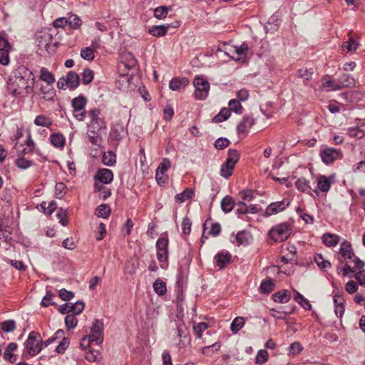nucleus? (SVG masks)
<instances>
[{
	"label": "nucleus",
	"instance_id": "1",
	"mask_svg": "<svg viewBox=\"0 0 365 365\" xmlns=\"http://www.w3.org/2000/svg\"><path fill=\"white\" fill-rule=\"evenodd\" d=\"M340 264L337 267L339 274L342 272L343 276L352 277L354 273L362 269L365 263L354 255L351 246L349 243L344 242L339 249Z\"/></svg>",
	"mask_w": 365,
	"mask_h": 365
},
{
	"label": "nucleus",
	"instance_id": "2",
	"mask_svg": "<svg viewBox=\"0 0 365 365\" xmlns=\"http://www.w3.org/2000/svg\"><path fill=\"white\" fill-rule=\"evenodd\" d=\"M22 69L24 70L25 76H15L9 83L8 89L14 96L24 97L33 91L34 77L30 71L25 68Z\"/></svg>",
	"mask_w": 365,
	"mask_h": 365
},
{
	"label": "nucleus",
	"instance_id": "3",
	"mask_svg": "<svg viewBox=\"0 0 365 365\" xmlns=\"http://www.w3.org/2000/svg\"><path fill=\"white\" fill-rule=\"evenodd\" d=\"M89 121L87 123V135L90 142L93 145H98L101 143V137L99 133L101 130L106 128V123L104 120L101 118V111L98 108H92L88 112Z\"/></svg>",
	"mask_w": 365,
	"mask_h": 365
},
{
	"label": "nucleus",
	"instance_id": "4",
	"mask_svg": "<svg viewBox=\"0 0 365 365\" xmlns=\"http://www.w3.org/2000/svg\"><path fill=\"white\" fill-rule=\"evenodd\" d=\"M103 324L101 320L96 319L91 327L90 334L81 339L80 346L81 348L86 349L90 347L91 344L95 343L98 345L103 342Z\"/></svg>",
	"mask_w": 365,
	"mask_h": 365
},
{
	"label": "nucleus",
	"instance_id": "5",
	"mask_svg": "<svg viewBox=\"0 0 365 365\" xmlns=\"http://www.w3.org/2000/svg\"><path fill=\"white\" fill-rule=\"evenodd\" d=\"M24 345L26 353L31 356H35L41 351L43 341L38 333L31 331Z\"/></svg>",
	"mask_w": 365,
	"mask_h": 365
},
{
	"label": "nucleus",
	"instance_id": "6",
	"mask_svg": "<svg viewBox=\"0 0 365 365\" xmlns=\"http://www.w3.org/2000/svg\"><path fill=\"white\" fill-rule=\"evenodd\" d=\"M239 160V154L236 150H229L226 161L221 165L220 175L228 178L232 175L235 164Z\"/></svg>",
	"mask_w": 365,
	"mask_h": 365
},
{
	"label": "nucleus",
	"instance_id": "7",
	"mask_svg": "<svg viewBox=\"0 0 365 365\" xmlns=\"http://www.w3.org/2000/svg\"><path fill=\"white\" fill-rule=\"evenodd\" d=\"M193 85L195 88L194 96L197 100L205 99L209 93L210 83L207 80L201 77H195L193 81Z\"/></svg>",
	"mask_w": 365,
	"mask_h": 365
},
{
	"label": "nucleus",
	"instance_id": "8",
	"mask_svg": "<svg viewBox=\"0 0 365 365\" xmlns=\"http://www.w3.org/2000/svg\"><path fill=\"white\" fill-rule=\"evenodd\" d=\"M319 155L322 162L326 165H331L335 160H341L343 158L341 150L333 148H324L322 149Z\"/></svg>",
	"mask_w": 365,
	"mask_h": 365
},
{
	"label": "nucleus",
	"instance_id": "9",
	"mask_svg": "<svg viewBox=\"0 0 365 365\" xmlns=\"http://www.w3.org/2000/svg\"><path fill=\"white\" fill-rule=\"evenodd\" d=\"M291 230L287 224L282 223L273 227L269 231L270 237L276 242H282L288 238Z\"/></svg>",
	"mask_w": 365,
	"mask_h": 365
},
{
	"label": "nucleus",
	"instance_id": "10",
	"mask_svg": "<svg viewBox=\"0 0 365 365\" xmlns=\"http://www.w3.org/2000/svg\"><path fill=\"white\" fill-rule=\"evenodd\" d=\"M175 334L178 338L177 346L180 350L185 349L190 344L189 332L184 322H181L178 324Z\"/></svg>",
	"mask_w": 365,
	"mask_h": 365
},
{
	"label": "nucleus",
	"instance_id": "11",
	"mask_svg": "<svg viewBox=\"0 0 365 365\" xmlns=\"http://www.w3.org/2000/svg\"><path fill=\"white\" fill-rule=\"evenodd\" d=\"M11 46L8 40L2 35H0V63L6 66L9 63V51Z\"/></svg>",
	"mask_w": 365,
	"mask_h": 365
},
{
	"label": "nucleus",
	"instance_id": "12",
	"mask_svg": "<svg viewBox=\"0 0 365 365\" xmlns=\"http://www.w3.org/2000/svg\"><path fill=\"white\" fill-rule=\"evenodd\" d=\"M136 63L137 61L132 53L129 52H125L123 53L120 56V61L118 68L119 71L124 72L125 71H129L130 69L135 67Z\"/></svg>",
	"mask_w": 365,
	"mask_h": 365
},
{
	"label": "nucleus",
	"instance_id": "13",
	"mask_svg": "<svg viewBox=\"0 0 365 365\" xmlns=\"http://www.w3.org/2000/svg\"><path fill=\"white\" fill-rule=\"evenodd\" d=\"M336 181V175L331 174L329 176L319 175L317 178V189L323 192H327L331 185Z\"/></svg>",
	"mask_w": 365,
	"mask_h": 365
},
{
	"label": "nucleus",
	"instance_id": "14",
	"mask_svg": "<svg viewBox=\"0 0 365 365\" xmlns=\"http://www.w3.org/2000/svg\"><path fill=\"white\" fill-rule=\"evenodd\" d=\"M289 205V201L286 199L282 201L272 202L267 207L265 210V215L268 216L275 215L284 210Z\"/></svg>",
	"mask_w": 365,
	"mask_h": 365
},
{
	"label": "nucleus",
	"instance_id": "15",
	"mask_svg": "<svg viewBox=\"0 0 365 365\" xmlns=\"http://www.w3.org/2000/svg\"><path fill=\"white\" fill-rule=\"evenodd\" d=\"M96 182L100 184H108L112 182L113 179V172L107 168L100 169L95 176Z\"/></svg>",
	"mask_w": 365,
	"mask_h": 365
},
{
	"label": "nucleus",
	"instance_id": "16",
	"mask_svg": "<svg viewBox=\"0 0 365 365\" xmlns=\"http://www.w3.org/2000/svg\"><path fill=\"white\" fill-rule=\"evenodd\" d=\"M248 46L245 43H242L240 46H234L231 51L232 56L231 58L237 61L243 60L246 57Z\"/></svg>",
	"mask_w": 365,
	"mask_h": 365
},
{
	"label": "nucleus",
	"instance_id": "17",
	"mask_svg": "<svg viewBox=\"0 0 365 365\" xmlns=\"http://www.w3.org/2000/svg\"><path fill=\"white\" fill-rule=\"evenodd\" d=\"M189 81L187 78H175L169 83V88L172 91H177L188 85Z\"/></svg>",
	"mask_w": 365,
	"mask_h": 365
},
{
	"label": "nucleus",
	"instance_id": "18",
	"mask_svg": "<svg viewBox=\"0 0 365 365\" xmlns=\"http://www.w3.org/2000/svg\"><path fill=\"white\" fill-rule=\"evenodd\" d=\"M217 266L222 269L230 262L231 255L228 252H221L215 257Z\"/></svg>",
	"mask_w": 365,
	"mask_h": 365
},
{
	"label": "nucleus",
	"instance_id": "19",
	"mask_svg": "<svg viewBox=\"0 0 365 365\" xmlns=\"http://www.w3.org/2000/svg\"><path fill=\"white\" fill-rule=\"evenodd\" d=\"M254 124V120L251 117H244L243 120L237 125V132L239 133H247Z\"/></svg>",
	"mask_w": 365,
	"mask_h": 365
},
{
	"label": "nucleus",
	"instance_id": "20",
	"mask_svg": "<svg viewBox=\"0 0 365 365\" xmlns=\"http://www.w3.org/2000/svg\"><path fill=\"white\" fill-rule=\"evenodd\" d=\"M170 25L153 26L149 29V34L155 37H162L166 35Z\"/></svg>",
	"mask_w": 365,
	"mask_h": 365
},
{
	"label": "nucleus",
	"instance_id": "21",
	"mask_svg": "<svg viewBox=\"0 0 365 365\" xmlns=\"http://www.w3.org/2000/svg\"><path fill=\"white\" fill-rule=\"evenodd\" d=\"M334 312L337 317H341L344 312V299L339 296H334Z\"/></svg>",
	"mask_w": 365,
	"mask_h": 365
},
{
	"label": "nucleus",
	"instance_id": "22",
	"mask_svg": "<svg viewBox=\"0 0 365 365\" xmlns=\"http://www.w3.org/2000/svg\"><path fill=\"white\" fill-rule=\"evenodd\" d=\"M208 324L205 322H192L193 332L199 339H202V333L208 329Z\"/></svg>",
	"mask_w": 365,
	"mask_h": 365
},
{
	"label": "nucleus",
	"instance_id": "23",
	"mask_svg": "<svg viewBox=\"0 0 365 365\" xmlns=\"http://www.w3.org/2000/svg\"><path fill=\"white\" fill-rule=\"evenodd\" d=\"M17 349V344L11 342L9 344L4 353V357L6 360L11 363H14L16 361V356L13 354V352Z\"/></svg>",
	"mask_w": 365,
	"mask_h": 365
},
{
	"label": "nucleus",
	"instance_id": "24",
	"mask_svg": "<svg viewBox=\"0 0 365 365\" xmlns=\"http://www.w3.org/2000/svg\"><path fill=\"white\" fill-rule=\"evenodd\" d=\"M290 298V294L287 290L278 292L272 295V299L275 302L282 304L287 303Z\"/></svg>",
	"mask_w": 365,
	"mask_h": 365
},
{
	"label": "nucleus",
	"instance_id": "25",
	"mask_svg": "<svg viewBox=\"0 0 365 365\" xmlns=\"http://www.w3.org/2000/svg\"><path fill=\"white\" fill-rule=\"evenodd\" d=\"M40 78L46 82L48 86H51L55 82L54 76L46 68H41L40 70Z\"/></svg>",
	"mask_w": 365,
	"mask_h": 365
},
{
	"label": "nucleus",
	"instance_id": "26",
	"mask_svg": "<svg viewBox=\"0 0 365 365\" xmlns=\"http://www.w3.org/2000/svg\"><path fill=\"white\" fill-rule=\"evenodd\" d=\"M322 85L324 88H327L329 91H337L341 89V86L339 83L330 79L329 76H324L322 79Z\"/></svg>",
	"mask_w": 365,
	"mask_h": 365
},
{
	"label": "nucleus",
	"instance_id": "27",
	"mask_svg": "<svg viewBox=\"0 0 365 365\" xmlns=\"http://www.w3.org/2000/svg\"><path fill=\"white\" fill-rule=\"evenodd\" d=\"M339 237L334 234L327 233L322 237L323 242L328 247H334L339 243Z\"/></svg>",
	"mask_w": 365,
	"mask_h": 365
},
{
	"label": "nucleus",
	"instance_id": "28",
	"mask_svg": "<svg viewBox=\"0 0 365 365\" xmlns=\"http://www.w3.org/2000/svg\"><path fill=\"white\" fill-rule=\"evenodd\" d=\"M245 318L237 317L233 319L230 325V330L232 334H237L245 325Z\"/></svg>",
	"mask_w": 365,
	"mask_h": 365
},
{
	"label": "nucleus",
	"instance_id": "29",
	"mask_svg": "<svg viewBox=\"0 0 365 365\" xmlns=\"http://www.w3.org/2000/svg\"><path fill=\"white\" fill-rule=\"evenodd\" d=\"M66 78L67 80V86L71 88H76L79 84V76L73 71H69Z\"/></svg>",
	"mask_w": 365,
	"mask_h": 365
},
{
	"label": "nucleus",
	"instance_id": "30",
	"mask_svg": "<svg viewBox=\"0 0 365 365\" xmlns=\"http://www.w3.org/2000/svg\"><path fill=\"white\" fill-rule=\"evenodd\" d=\"M86 103L87 100L84 96H78V97H76L72 100L71 104L73 109H76L77 110H79L85 109Z\"/></svg>",
	"mask_w": 365,
	"mask_h": 365
},
{
	"label": "nucleus",
	"instance_id": "31",
	"mask_svg": "<svg viewBox=\"0 0 365 365\" xmlns=\"http://www.w3.org/2000/svg\"><path fill=\"white\" fill-rule=\"evenodd\" d=\"M194 190L192 189H186L182 192L175 196V200L178 203H182L187 200L191 199L194 196Z\"/></svg>",
	"mask_w": 365,
	"mask_h": 365
},
{
	"label": "nucleus",
	"instance_id": "32",
	"mask_svg": "<svg viewBox=\"0 0 365 365\" xmlns=\"http://www.w3.org/2000/svg\"><path fill=\"white\" fill-rule=\"evenodd\" d=\"M294 299L299 303L303 308L305 309H311L312 305L309 303V302L305 299L303 295H302L300 293H299L297 290H294Z\"/></svg>",
	"mask_w": 365,
	"mask_h": 365
},
{
	"label": "nucleus",
	"instance_id": "33",
	"mask_svg": "<svg viewBox=\"0 0 365 365\" xmlns=\"http://www.w3.org/2000/svg\"><path fill=\"white\" fill-rule=\"evenodd\" d=\"M236 240L240 245H247L252 241V237L250 232L241 231L237 234Z\"/></svg>",
	"mask_w": 365,
	"mask_h": 365
},
{
	"label": "nucleus",
	"instance_id": "34",
	"mask_svg": "<svg viewBox=\"0 0 365 365\" xmlns=\"http://www.w3.org/2000/svg\"><path fill=\"white\" fill-rule=\"evenodd\" d=\"M52 120L43 115H37L34 120V124L37 126L48 128L52 125Z\"/></svg>",
	"mask_w": 365,
	"mask_h": 365
},
{
	"label": "nucleus",
	"instance_id": "35",
	"mask_svg": "<svg viewBox=\"0 0 365 365\" xmlns=\"http://www.w3.org/2000/svg\"><path fill=\"white\" fill-rule=\"evenodd\" d=\"M50 140L52 145L56 148H62L65 144V138L59 133H53L50 136Z\"/></svg>",
	"mask_w": 365,
	"mask_h": 365
},
{
	"label": "nucleus",
	"instance_id": "36",
	"mask_svg": "<svg viewBox=\"0 0 365 365\" xmlns=\"http://www.w3.org/2000/svg\"><path fill=\"white\" fill-rule=\"evenodd\" d=\"M354 78L347 74L342 75L339 80V84L341 86V88L344 87H351L354 85Z\"/></svg>",
	"mask_w": 365,
	"mask_h": 365
},
{
	"label": "nucleus",
	"instance_id": "37",
	"mask_svg": "<svg viewBox=\"0 0 365 365\" xmlns=\"http://www.w3.org/2000/svg\"><path fill=\"white\" fill-rule=\"evenodd\" d=\"M235 202L230 196L225 197L221 201V207L225 212H230L234 207Z\"/></svg>",
	"mask_w": 365,
	"mask_h": 365
},
{
	"label": "nucleus",
	"instance_id": "38",
	"mask_svg": "<svg viewBox=\"0 0 365 365\" xmlns=\"http://www.w3.org/2000/svg\"><path fill=\"white\" fill-rule=\"evenodd\" d=\"M295 185L297 188L301 192H309L312 190L309 181L304 178L298 179Z\"/></svg>",
	"mask_w": 365,
	"mask_h": 365
},
{
	"label": "nucleus",
	"instance_id": "39",
	"mask_svg": "<svg viewBox=\"0 0 365 365\" xmlns=\"http://www.w3.org/2000/svg\"><path fill=\"white\" fill-rule=\"evenodd\" d=\"M230 115V111L227 108H223L212 119L215 123H221L226 120Z\"/></svg>",
	"mask_w": 365,
	"mask_h": 365
},
{
	"label": "nucleus",
	"instance_id": "40",
	"mask_svg": "<svg viewBox=\"0 0 365 365\" xmlns=\"http://www.w3.org/2000/svg\"><path fill=\"white\" fill-rule=\"evenodd\" d=\"M41 94L46 101H51L55 96V90L51 86L42 87L41 88Z\"/></svg>",
	"mask_w": 365,
	"mask_h": 365
},
{
	"label": "nucleus",
	"instance_id": "41",
	"mask_svg": "<svg viewBox=\"0 0 365 365\" xmlns=\"http://www.w3.org/2000/svg\"><path fill=\"white\" fill-rule=\"evenodd\" d=\"M82 21L76 15L71 14L68 17V25L73 29H77L81 27Z\"/></svg>",
	"mask_w": 365,
	"mask_h": 365
},
{
	"label": "nucleus",
	"instance_id": "42",
	"mask_svg": "<svg viewBox=\"0 0 365 365\" xmlns=\"http://www.w3.org/2000/svg\"><path fill=\"white\" fill-rule=\"evenodd\" d=\"M96 215L103 218H107L110 214V208L107 205L103 204L96 208Z\"/></svg>",
	"mask_w": 365,
	"mask_h": 365
},
{
	"label": "nucleus",
	"instance_id": "43",
	"mask_svg": "<svg viewBox=\"0 0 365 365\" xmlns=\"http://www.w3.org/2000/svg\"><path fill=\"white\" fill-rule=\"evenodd\" d=\"M94 186L95 188L100 192L99 196L102 199L106 200L111 195L110 190L108 188L104 187L103 185L100 184L99 182H96Z\"/></svg>",
	"mask_w": 365,
	"mask_h": 365
},
{
	"label": "nucleus",
	"instance_id": "44",
	"mask_svg": "<svg viewBox=\"0 0 365 365\" xmlns=\"http://www.w3.org/2000/svg\"><path fill=\"white\" fill-rule=\"evenodd\" d=\"M153 289L158 295H163L166 292V285L160 279H157L153 283Z\"/></svg>",
	"mask_w": 365,
	"mask_h": 365
},
{
	"label": "nucleus",
	"instance_id": "45",
	"mask_svg": "<svg viewBox=\"0 0 365 365\" xmlns=\"http://www.w3.org/2000/svg\"><path fill=\"white\" fill-rule=\"evenodd\" d=\"M159 308L155 305L149 306L146 310L147 318L149 320H155L159 315Z\"/></svg>",
	"mask_w": 365,
	"mask_h": 365
},
{
	"label": "nucleus",
	"instance_id": "46",
	"mask_svg": "<svg viewBox=\"0 0 365 365\" xmlns=\"http://www.w3.org/2000/svg\"><path fill=\"white\" fill-rule=\"evenodd\" d=\"M228 106L230 107V111L232 110L237 114H241L243 110V108L240 101L232 99L229 101Z\"/></svg>",
	"mask_w": 365,
	"mask_h": 365
},
{
	"label": "nucleus",
	"instance_id": "47",
	"mask_svg": "<svg viewBox=\"0 0 365 365\" xmlns=\"http://www.w3.org/2000/svg\"><path fill=\"white\" fill-rule=\"evenodd\" d=\"M81 56L87 61H92L94 57V51L91 47H85L81 51Z\"/></svg>",
	"mask_w": 365,
	"mask_h": 365
},
{
	"label": "nucleus",
	"instance_id": "48",
	"mask_svg": "<svg viewBox=\"0 0 365 365\" xmlns=\"http://www.w3.org/2000/svg\"><path fill=\"white\" fill-rule=\"evenodd\" d=\"M171 163L168 158H163L162 162L158 165L156 172L160 174H165L168 170L170 168Z\"/></svg>",
	"mask_w": 365,
	"mask_h": 365
},
{
	"label": "nucleus",
	"instance_id": "49",
	"mask_svg": "<svg viewBox=\"0 0 365 365\" xmlns=\"http://www.w3.org/2000/svg\"><path fill=\"white\" fill-rule=\"evenodd\" d=\"M347 134L351 138L360 139L364 137L365 132L359 128H349L347 130Z\"/></svg>",
	"mask_w": 365,
	"mask_h": 365
},
{
	"label": "nucleus",
	"instance_id": "50",
	"mask_svg": "<svg viewBox=\"0 0 365 365\" xmlns=\"http://www.w3.org/2000/svg\"><path fill=\"white\" fill-rule=\"evenodd\" d=\"M314 260L318 267L322 269H326L327 268H329L331 267V263L329 261L324 259L321 255H317L315 257Z\"/></svg>",
	"mask_w": 365,
	"mask_h": 365
},
{
	"label": "nucleus",
	"instance_id": "51",
	"mask_svg": "<svg viewBox=\"0 0 365 365\" xmlns=\"http://www.w3.org/2000/svg\"><path fill=\"white\" fill-rule=\"evenodd\" d=\"M15 164L20 169H27L30 168L33 163L31 160H29L24 158H19L16 160Z\"/></svg>",
	"mask_w": 365,
	"mask_h": 365
},
{
	"label": "nucleus",
	"instance_id": "52",
	"mask_svg": "<svg viewBox=\"0 0 365 365\" xmlns=\"http://www.w3.org/2000/svg\"><path fill=\"white\" fill-rule=\"evenodd\" d=\"M41 207L43 210V212L46 215H50L56 209L57 205L54 201H51V202L48 203V206L46 207V203L43 202L41 204Z\"/></svg>",
	"mask_w": 365,
	"mask_h": 365
},
{
	"label": "nucleus",
	"instance_id": "53",
	"mask_svg": "<svg viewBox=\"0 0 365 365\" xmlns=\"http://www.w3.org/2000/svg\"><path fill=\"white\" fill-rule=\"evenodd\" d=\"M65 324H66V327L68 329H73L76 327V325L78 324V320L75 315L68 314L65 317Z\"/></svg>",
	"mask_w": 365,
	"mask_h": 365
},
{
	"label": "nucleus",
	"instance_id": "54",
	"mask_svg": "<svg viewBox=\"0 0 365 365\" xmlns=\"http://www.w3.org/2000/svg\"><path fill=\"white\" fill-rule=\"evenodd\" d=\"M169 9L166 6H159L154 10V16L158 19H162L166 17Z\"/></svg>",
	"mask_w": 365,
	"mask_h": 365
},
{
	"label": "nucleus",
	"instance_id": "55",
	"mask_svg": "<svg viewBox=\"0 0 365 365\" xmlns=\"http://www.w3.org/2000/svg\"><path fill=\"white\" fill-rule=\"evenodd\" d=\"M93 79V72L91 69H85L82 73V81L85 85L89 84Z\"/></svg>",
	"mask_w": 365,
	"mask_h": 365
},
{
	"label": "nucleus",
	"instance_id": "56",
	"mask_svg": "<svg viewBox=\"0 0 365 365\" xmlns=\"http://www.w3.org/2000/svg\"><path fill=\"white\" fill-rule=\"evenodd\" d=\"M274 283L271 280L265 281L261 283L260 291L262 293L269 294L274 288Z\"/></svg>",
	"mask_w": 365,
	"mask_h": 365
},
{
	"label": "nucleus",
	"instance_id": "57",
	"mask_svg": "<svg viewBox=\"0 0 365 365\" xmlns=\"http://www.w3.org/2000/svg\"><path fill=\"white\" fill-rule=\"evenodd\" d=\"M1 329L4 332H11L16 329V322L14 320H7L1 323Z\"/></svg>",
	"mask_w": 365,
	"mask_h": 365
},
{
	"label": "nucleus",
	"instance_id": "58",
	"mask_svg": "<svg viewBox=\"0 0 365 365\" xmlns=\"http://www.w3.org/2000/svg\"><path fill=\"white\" fill-rule=\"evenodd\" d=\"M102 161L106 165H112L115 163V155L112 152L104 153Z\"/></svg>",
	"mask_w": 365,
	"mask_h": 365
},
{
	"label": "nucleus",
	"instance_id": "59",
	"mask_svg": "<svg viewBox=\"0 0 365 365\" xmlns=\"http://www.w3.org/2000/svg\"><path fill=\"white\" fill-rule=\"evenodd\" d=\"M268 352L266 350H259L257 354L255 361L257 364H263L267 361Z\"/></svg>",
	"mask_w": 365,
	"mask_h": 365
},
{
	"label": "nucleus",
	"instance_id": "60",
	"mask_svg": "<svg viewBox=\"0 0 365 365\" xmlns=\"http://www.w3.org/2000/svg\"><path fill=\"white\" fill-rule=\"evenodd\" d=\"M54 295L51 293V291H47L46 295L43 298L41 301V305L43 307H48L49 305L53 304V298Z\"/></svg>",
	"mask_w": 365,
	"mask_h": 365
},
{
	"label": "nucleus",
	"instance_id": "61",
	"mask_svg": "<svg viewBox=\"0 0 365 365\" xmlns=\"http://www.w3.org/2000/svg\"><path fill=\"white\" fill-rule=\"evenodd\" d=\"M239 197L245 201H251L254 198V192L251 190H242L239 192Z\"/></svg>",
	"mask_w": 365,
	"mask_h": 365
},
{
	"label": "nucleus",
	"instance_id": "62",
	"mask_svg": "<svg viewBox=\"0 0 365 365\" xmlns=\"http://www.w3.org/2000/svg\"><path fill=\"white\" fill-rule=\"evenodd\" d=\"M344 46L348 51H355L359 47V43L352 37H350L349 41L344 43Z\"/></svg>",
	"mask_w": 365,
	"mask_h": 365
},
{
	"label": "nucleus",
	"instance_id": "63",
	"mask_svg": "<svg viewBox=\"0 0 365 365\" xmlns=\"http://www.w3.org/2000/svg\"><path fill=\"white\" fill-rule=\"evenodd\" d=\"M168 255V250H157V257L159 262L166 264Z\"/></svg>",
	"mask_w": 365,
	"mask_h": 365
},
{
	"label": "nucleus",
	"instance_id": "64",
	"mask_svg": "<svg viewBox=\"0 0 365 365\" xmlns=\"http://www.w3.org/2000/svg\"><path fill=\"white\" fill-rule=\"evenodd\" d=\"M71 307L73 315H76L81 314L83 312L85 304L83 302L78 301L75 304H71Z\"/></svg>",
	"mask_w": 365,
	"mask_h": 365
}]
</instances>
